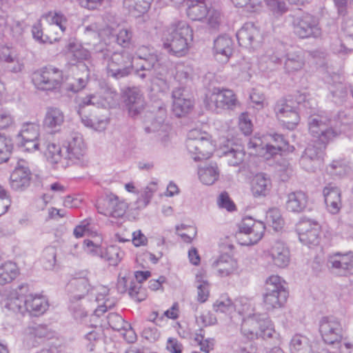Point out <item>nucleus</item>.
<instances>
[{"instance_id": "1", "label": "nucleus", "mask_w": 353, "mask_h": 353, "mask_svg": "<svg viewBox=\"0 0 353 353\" xmlns=\"http://www.w3.org/2000/svg\"><path fill=\"white\" fill-rule=\"evenodd\" d=\"M192 39L193 31L189 24L185 21L174 20L163 33V48L170 54L181 57L188 52Z\"/></svg>"}, {"instance_id": "2", "label": "nucleus", "mask_w": 353, "mask_h": 353, "mask_svg": "<svg viewBox=\"0 0 353 353\" xmlns=\"http://www.w3.org/2000/svg\"><path fill=\"white\" fill-rule=\"evenodd\" d=\"M336 121L324 114H314L308 119L309 133L317 145L327 147L338 135L334 128Z\"/></svg>"}, {"instance_id": "3", "label": "nucleus", "mask_w": 353, "mask_h": 353, "mask_svg": "<svg viewBox=\"0 0 353 353\" xmlns=\"http://www.w3.org/2000/svg\"><path fill=\"white\" fill-rule=\"evenodd\" d=\"M101 57L107 61V72L108 76L116 79L128 76L132 69L133 57L125 50L112 53L109 50L101 51Z\"/></svg>"}, {"instance_id": "4", "label": "nucleus", "mask_w": 353, "mask_h": 353, "mask_svg": "<svg viewBox=\"0 0 353 353\" xmlns=\"http://www.w3.org/2000/svg\"><path fill=\"white\" fill-rule=\"evenodd\" d=\"M241 332L248 339L272 338L275 332L267 314H249L241 325Z\"/></svg>"}, {"instance_id": "5", "label": "nucleus", "mask_w": 353, "mask_h": 353, "mask_svg": "<svg viewBox=\"0 0 353 353\" xmlns=\"http://www.w3.org/2000/svg\"><path fill=\"white\" fill-rule=\"evenodd\" d=\"M288 292L285 281L278 275H271L265 282L263 303L268 310L282 307L286 302Z\"/></svg>"}, {"instance_id": "6", "label": "nucleus", "mask_w": 353, "mask_h": 353, "mask_svg": "<svg viewBox=\"0 0 353 353\" xmlns=\"http://www.w3.org/2000/svg\"><path fill=\"white\" fill-rule=\"evenodd\" d=\"M204 104L208 110L220 113L225 110H234L239 105V102L232 90L214 88L210 93L205 95Z\"/></svg>"}, {"instance_id": "7", "label": "nucleus", "mask_w": 353, "mask_h": 353, "mask_svg": "<svg viewBox=\"0 0 353 353\" xmlns=\"http://www.w3.org/2000/svg\"><path fill=\"white\" fill-rule=\"evenodd\" d=\"M186 148L195 161L209 159L214 150L211 141L206 134L197 129L191 130L185 142Z\"/></svg>"}, {"instance_id": "8", "label": "nucleus", "mask_w": 353, "mask_h": 353, "mask_svg": "<svg viewBox=\"0 0 353 353\" xmlns=\"http://www.w3.org/2000/svg\"><path fill=\"white\" fill-rule=\"evenodd\" d=\"M32 81L39 90H54L62 83L63 71L52 65L43 67L32 73Z\"/></svg>"}, {"instance_id": "9", "label": "nucleus", "mask_w": 353, "mask_h": 353, "mask_svg": "<svg viewBox=\"0 0 353 353\" xmlns=\"http://www.w3.org/2000/svg\"><path fill=\"white\" fill-rule=\"evenodd\" d=\"M292 28L294 34L300 39L319 38L322 30L319 19L309 13L293 18Z\"/></svg>"}, {"instance_id": "10", "label": "nucleus", "mask_w": 353, "mask_h": 353, "mask_svg": "<svg viewBox=\"0 0 353 353\" xmlns=\"http://www.w3.org/2000/svg\"><path fill=\"white\" fill-rule=\"evenodd\" d=\"M239 238L243 235L245 239L241 243L243 245H250L257 243L263 237L265 227L263 222L253 219L250 216L242 219L239 223Z\"/></svg>"}, {"instance_id": "11", "label": "nucleus", "mask_w": 353, "mask_h": 353, "mask_svg": "<svg viewBox=\"0 0 353 353\" xmlns=\"http://www.w3.org/2000/svg\"><path fill=\"white\" fill-rule=\"evenodd\" d=\"M319 332L323 341L330 345L339 343L345 332L340 321L334 316H324L319 321Z\"/></svg>"}, {"instance_id": "12", "label": "nucleus", "mask_w": 353, "mask_h": 353, "mask_svg": "<svg viewBox=\"0 0 353 353\" xmlns=\"http://www.w3.org/2000/svg\"><path fill=\"white\" fill-rule=\"evenodd\" d=\"M274 112L278 119L290 130L296 128L300 121L296 105L291 100L281 99L274 105Z\"/></svg>"}, {"instance_id": "13", "label": "nucleus", "mask_w": 353, "mask_h": 353, "mask_svg": "<svg viewBox=\"0 0 353 353\" xmlns=\"http://www.w3.org/2000/svg\"><path fill=\"white\" fill-rule=\"evenodd\" d=\"M96 208L99 213L113 218L122 217L128 208V203L117 195L110 193L97 201Z\"/></svg>"}, {"instance_id": "14", "label": "nucleus", "mask_w": 353, "mask_h": 353, "mask_svg": "<svg viewBox=\"0 0 353 353\" xmlns=\"http://www.w3.org/2000/svg\"><path fill=\"white\" fill-rule=\"evenodd\" d=\"M327 266L334 274L347 276L353 274V252H337L327 257Z\"/></svg>"}, {"instance_id": "15", "label": "nucleus", "mask_w": 353, "mask_h": 353, "mask_svg": "<svg viewBox=\"0 0 353 353\" xmlns=\"http://www.w3.org/2000/svg\"><path fill=\"white\" fill-rule=\"evenodd\" d=\"M117 290L120 294L128 292L129 296L137 302H141L146 298L145 290L140 284L136 283L130 272H121L119 274Z\"/></svg>"}, {"instance_id": "16", "label": "nucleus", "mask_w": 353, "mask_h": 353, "mask_svg": "<svg viewBox=\"0 0 353 353\" xmlns=\"http://www.w3.org/2000/svg\"><path fill=\"white\" fill-rule=\"evenodd\" d=\"M265 259L278 268H286L290 261V253L285 244L280 241H275L270 248L264 250Z\"/></svg>"}, {"instance_id": "17", "label": "nucleus", "mask_w": 353, "mask_h": 353, "mask_svg": "<svg viewBox=\"0 0 353 353\" xmlns=\"http://www.w3.org/2000/svg\"><path fill=\"white\" fill-rule=\"evenodd\" d=\"M326 147L323 145H309L300 159V164L307 172H314L322 163Z\"/></svg>"}, {"instance_id": "18", "label": "nucleus", "mask_w": 353, "mask_h": 353, "mask_svg": "<svg viewBox=\"0 0 353 353\" xmlns=\"http://www.w3.org/2000/svg\"><path fill=\"white\" fill-rule=\"evenodd\" d=\"M65 148L67 152L66 158L72 163L78 164L83 161L86 147L80 134H72L67 141Z\"/></svg>"}, {"instance_id": "19", "label": "nucleus", "mask_w": 353, "mask_h": 353, "mask_svg": "<svg viewBox=\"0 0 353 353\" xmlns=\"http://www.w3.org/2000/svg\"><path fill=\"white\" fill-rule=\"evenodd\" d=\"M28 285L22 284L17 289L11 292L3 302V307L14 312L24 314L26 312V293Z\"/></svg>"}, {"instance_id": "20", "label": "nucleus", "mask_w": 353, "mask_h": 353, "mask_svg": "<svg viewBox=\"0 0 353 353\" xmlns=\"http://www.w3.org/2000/svg\"><path fill=\"white\" fill-rule=\"evenodd\" d=\"M31 179V172L24 160L18 161L17 166L10 175V186L16 191L22 190L28 187Z\"/></svg>"}, {"instance_id": "21", "label": "nucleus", "mask_w": 353, "mask_h": 353, "mask_svg": "<svg viewBox=\"0 0 353 353\" xmlns=\"http://www.w3.org/2000/svg\"><path fill=\"white\" fill-rule=\"evenodd\" d=\"M77 103L78 104L77 112L81 117L82 123L85 126L94 128V117L88 118L86 116L82 117L83 109L88 105H93L97 108H105L106 105L105 100L99 94L94 93L88 94L83 97H79L77 99Z\"/></svg>"}, {"instance_id": "22", "label": "nucleus", "mask_w": 353, "mask_h": 353, "mask_svg": "<svg viewBox=\"0 0 353 353\" xmlns=\"http://www.w3.org/2000/svg\"><path fill=\"white\" fill-rule=\"evenodd\" d=\"M172 112L177 117L188 114L193 108V101L186 97L183 87L176 88L172 93Z\"/></svg>"}, {"instance_id": "23", "label": "nucleus", "mask_w": 353, "mask_h": 353, "mask_svg": "<svg viewBox=\"0 0 353 353\" xmlns=\"http://www.w3.org/2000/svg\"><path fill=\"white\" fill-rule=\"evenodd\" d=\"M236 39L239 46L250 48L255 43H259L261 39L259 30L254 23L248 22L236 32Z\"/></svg>"}, {"instance_id": "24", "label": "nucleus", "mask_w": 353, "mask_h": 353, "mask_svg": "<svg viewBox=\"0 0 353 353\" xmlns=\"http://www.w3.org/2000/svg\"><path fill=\"white\" fill-rule=\"evenodd\" d=\"M125 105L130 117L139 114L145 108V101L141 91L137 88H129L125 92Z\"/></svg>"}, {"instance_id": "25", "label": "nucleus", "mask_w": 353, "mask_h": 353, "mask_svg": "<svg viewBox=\"0 0 353 353\" xmlns=\"http://www.w3.org/2000/svg\"><path fill=\"white\" fill-rule=\"evenodd\" d=\"M283 68L288 74H294L301 70L305 65L304 52L301 50L288 52L285 57Z\"/></svg>"}, {"instance_id": "26", "label": "nucleus", "mask_w": 353, "mask_h": 353, "mask_svg": "<svg viewBox=\"0 0 353 353\" xmlns=\"http://www.w3.org/2000/svg\"><path fill=\"white\" fill-rule=\"evenodd\" d=\"M272 180L265 173L256 174L251 182V191L256 198L267 196L272 189Z\"/></svg>"}, {"instance_id": "27", "label": "nucleus", "mask_w": 353, "mask_h": 353, "mask_svg": "<svg viewBox=\"0 0 353 353\" xmlns=\"http://www.w3.org/2000/svg\"><path fill=\"white\" fill-rule=\"evenodd\" d=\"M233 41L230 37L224 34L218 37L214 41L213 53L215 57L227 62L232 54Z\"/></svg>"}, {"instance_id": "28", "label": "nucleus", "mask_w": 353, "mask_h": 353, "mask_svg": "<svg viewBox=\"0 0 353 353\" xmlns=\"http://www.w3.org/2000/svg\"><path fill=\"white\" fill-rule=\"evenodd\" d=\"M65 121L63 112L57 107H48L46 109L43 125L44 128L52 131H57Z\"/></svg>"}, {"instance_id": "29", "label": "nucleus", "mask_w": 353, "mask_h": 353, "mask_svg": "<svg viewBox=\"0 0 353 353\" xmlns=\"http://www.w3.org/2000/svg\"><path fill=\"white\" fill-rule=\"evenodd\" d=\"M212 266L221 277L232 274L238 267L237 261L228 254L221 255L212 263Z\"/></svg>"}, {"instance_id": "30", "label": "nucleus", "mask_w": 353, "mask_h": 353, "mask_svg": "<svg viewBox=\"0 0 353 353\" xmlns=\"http://www.w3.org/2000/svg\"><path fill=\"white\" fill-rule=\"evenodd\" d=\"M139 65L135 70L136 75L143 80L151 81L159 65L157 55H148V59L141 61Z\"/></svg>"}, {"instance_id": "31", "label": "nucleus", "mask_w": 353, "mask_h": 353, "mask_svg": "<svg viewBox=\"0 0 353 353\" xmlns=\"http://www.w3.org/2000/svg\"><path fill=\"white\" fill-rule=\"evenodd\" d=\"M308 203V196L305 192L299 190L288 194L286 208L288 211L300 213L303 212Z\"/></svg>"}, {"instance_id": "32", "label": "nucleus", "mask_w": 353, "mask_h": 353, "mask_svg": "<svg viewBox=\"0 0 353 353\" xmlns=\"http://www.w3.org/2000/svg\"><path fill=\"white\" fill-rule=\"evenodd\" d=\"M48 306V302L45 296L32 294H26V312L37 316L43 314Z\"/></svg>"}, {"instance_id": "33", "label": "nucleus", "mask_w": 353, "mask_h": 353, "mask_svg": "<svg viewBox=\"0 0 353 353\" xmlns=\"http://www.w3.org/2000/svg\"><path fill=\"white\" fill-rule=\"evenodd\" d=\"M54 336V332L46 325H36L28 327L26 330V339L30 342L32 346L36 345L37 339H49Z\"/></svg>"}, {"instance_id": "34", "label": "nucleus", "mask_w": 353, "mask_h": 353, "mask_svg": "<svg viewBox=\"0 0 353 353\" xmlns=\"http://www.w3.org/2000/svg\"><path fill=\"white\" fill-rule=\"evenodd\" d=\"M187 6V15L192 21L202 20L209 11L204 0H188Z\"/></svg>"}, {"instance_id": "35", "label": "nucleus", "mask_w": 353, "mask_h": 353, "mask_svg": "<svg viewBox=\"0 0 353 353\" xmlns=\"http://www.w3.org/2000/svg\"><path fill=\"white\" fill-rule=\"evenodd\" d=\"M290 353H312L310 339L301 334H294L289 344Z\"/></svg>"}, {"instance_id": "36", "label": "nucleus", "mask_w": 353, "mask_h": 353, "mask_svg": "<svg viewBox=\"0 0 353 353\" xmlns=\"http://www.w3.org/2000/svg\"><path fill=\"white\" fill-rule=\"evenodd\" d=\"M165 117V109L160 108L159 110V115L157 118L153 119L150 125H145L144 128L145 131L147 133L161 132L163 133V138L167 137V131L169 129V126L164 123Z\"/></svg>"}, {"instance_id": "37", "label": "nucleus", "mask_w": 353, "mask_h": 353, "mask_svg": "<svg viewBox=\"0 0 353 353\" xmlns=\"http://www.w3.org/2000/svg\"><path fill=\"white\" fill-rule=\"evenodd\" d=\"M153 0H124L123 6L132 16L137 17L150 9Z\"/></svg>"}, {"instance_id": "38", "label": "nucleus", "mask_w": 353, "mask_h": 353, "mask_svg": "<svg viewBox=\"0 0 353 353\" xmlns=\"http://www.w3.org/2000/svg\"><path fill=\"white\" fill-rule=\"evenodd\" d=\"M19 274V270L15 263L7 261L0 265V285L11 283Z\"/></svg>"}, {"instance_id": "39", "label": "nucleus", "mask_w": 353, "mask_h": 353, "mask_svg": "<svg viewBox=\"0 0 353 353\" xmlns=\"http://www.w3.org/2000/svg\"><path fill=\"white\" fill-rule=\"evenodd\" d=\"M41 150L44 152L48 161L51 163H57L61 159V150L59 145L48 141L43 139Z\"/></svg>"}, {"instance_id": "40", "label": "nucleus", "mask_w": 353, "mask_h": 353, "mask_svg": "<svg viewBox=\"0 0 353 353\" xmlns=\"http://www.w3.org/2000/svg\"><path fill=\"white\" fill-rule=\"evenodd\" d=\"M198 174L200 181L208 185L213 184L219 176V172L216 164L200 168Z\"/></svg>"}, {"instance_id": "41", "label": "nucleus", "mask_w": 353, "mask_h": 353, "mask_svg": "<svg viewBox=\"0 0 353 353\" xmlns=\"http://www.w3.org/2000/svg\"><path fill=\"white\" fill-rule=\"evenodd\" d=\"M272 143H267V150L270 157H274L279 154L282 150L287 149L288 142L282 134H274L271 135Z\"/></svg>"}, {"instance_id": "42", "label": "nucleus", "mask_w": 353, "mask_h": 353, "mask_svg": "<svg viewBox=\"0 0 353 353\" xmlns=\"http://www.w3.org/2000/svg\"><path fill=\"white\" fill-rule=\"evenodd\" d=\"M221 156L225 158L230 165L237 166L243 161L245 152L239 148H226L223 149Z\"/></svg>"}, {"instance_id": "43", "label": "nucleus", "mask_w": 353, "mask_h": 353, "mask_svg": "<svg viewBox=\"0 0 353 353\" xmlns=\"http://www.w3.org/2000/svg\"><path fill=\"white\" fill-rule=\"evenodd\" d=\"M39 125L35 123H26L23 124L17 140H34L39 137Z\"/></svg>"}, {"instance_id": "44", "label": "nucleus", "mask_w": 353, "mask_h": 353, "mask_svg": "<svg viewBox=\"0 0 353 353\" xmlns=\"http://www.w3.org/2000/svg\"><path fill=\"white\" fill-rule=\"evenodd\" d=\"M330 92L336 103H342L346 100L350 94L352 95L353 90L346 83H338L331 88Z\"/></svg>"}, {"instance_id": "45", "label": "nucleus", "mask_w": 353, "mask_h": 353, "mask_svg": "<svg viewBox=\"0 0 353 353\" xmlns=\"http://www.w3.org/2000/svg\"><path fill=\"white\" fill-rule=\"evenodd\" d=\"M321 226L316 224L313 230L299 235L301 243L308 246L317 245L320 241Z\"/></svg>"}, {"instance_id": "46", "label": "nucleus", "mask_w": 353, "mask_h": 353, "mask_svg": "<svg viewBox=\"0 0 353 353\" xmlns=\"http://www.w3.org/2000/svg\"><path fill=\"white\" fill-rule=\"evenodd\" d=\"M248 148L254 150L256 154L263 157L266 160L271 159L267 150V143H264L260 137H254L248 142Z\"/></svg>"}, {"instance_id": "47", "label": "nucleus", "mask_w": 353, "mask_h": 353, "mask_svg": "<svg viewBox=\"0 0 353 353\" xmlns=\"http://www.w3.org/2000/svg\"><path fill=\"white\" fill-rule=\"evenodd\" d=\"M124 255L123 252L117 245H111L106 249L105 254L103 255L104 258L110 265H117Z\"/></svg>"}, {"instance_id": "48", "label": "nucleus", "mask_w": 353, "mask_h": 353, "mask_svg": "<svg viewBox=\"0 0 353 353\" xmlns=\"http://www.w3.org/2000/svg\"><path fill=\"white\" fill-rule=\"evenodd\" d=\"M266 221L276 231L280 230L284 224L281 212L276 208H271L267 212Z\"/></svg>"}, {"instance_id": "49", "label": "nucleus", "mask_w": 353, "mask_h": 353, "mask_svg": "<svg viewBox=\"0 0 353 353\" xmlns=\"http://www.w3.org/2000/svg\"><path fill=\"white\" fill-rule=\"evenodd\" d=\"M12 149L13 145L11 139L0 134V163L9 160Z\"/></svg>"}, {"instance_id": "50", "label": "nucleus", "mask_w": 353, "mask_h": 353, "mask_svg": "<svg viewBox=\"0 0 353 353\" xmlns=\"http://www.w3.org/2000/svg\"><path fill=\"white\" fill-rule=\"evenodd\" d=\"M57 250L54 246L46 247L43 251L41 262L46 270H52L56 264Z\"/></svg>"}, {"instance_id": "51", "label": "nucleus", "mask_w": 353, "mask_h": 353, "mask_svg": "<svg viewBox=\"0 0 353 353\" xmlns=\"http://www.w3.org/2000/svg\"><path fill=\"white\" fill-rule=\"evenodd\" d=\"M214 310L216 312L230 314L235 310V306L232 300L225 296H221L213 305Z\"/></svg>"}, {"instance_id": "52", "label": "nucleus", "mask_w": 353, "mask_h": 353, "mask_svg": "<svg viewBox=\"0 0 353 353\" xmlns=\"http://www.w3.org/2000/svg\"><path fill=\"white\" fill-rule=\"evenodd\" d=\"M68 51L72 54V56L77 61L87 60L90 57V52L83 48L80 44L74 42H70L68 44Z\"/></svg>"}, {"instance_id": "53", "label": "nucleus", "mask_w": 353, "mask_h": 353, "mask_svg": "<svg viewBox=\"0 0 353 353\" xmlns=\"http://www.w3.org/2000/svg\"><path fill=\"white\" fill-rule=\"evenodd\" d=\"M83 296L84 295L82 294H76L74 295L70 299V305L69 308L74 318L76 319H81L87 316V313L85 310L81 307L80 304L77 303V301L82 299Z\"/></svg>"}, {"instance_id": "54", "label": "nucleus", "mask_w": 353, "mask_h": 353, "mask_svg": "<svg viewBox=\"0 0 353 353\" xmlns=\"http://www.w3.org/2000/svg\"><path fill=\"white\" fill-rule=\"evenodd\" d=\"M325 202L341 200V191L332 183H327L323 189Z\"/></svg>"}, {"instance_id": "55", "label": "nucleus", "mask_w": 353, "mask_h": 353, "mask_svg": "<svg viewBox=\"0 0 353 353\" xmlns=\"http://www.w3.org/2000/svg\"><path fill=\"white\" fill-rule=\"evenodd\" d=\"M268 9L275 16H281L288 10L285 0H265Z\"/></svg>"}, {"instance_id": "56", "label": "nucleus", "mask_w": 353, "mask_h": 353, "mask_svg": "<svg viewBox=\"0 0 353 353\" xmlns=\"http://www.w3.org/2000/svg\"><path fill=\"white\" fill-rule=\"evenodd\" d=\"M107 319L110 327L114 330L120 332L123 328L130 327V324L117 313H110Z\"/></svg>"}, {"instance_id": "57", "label": "nucleus", "mask_w": 353, "mask_h": 353, "mask_svg": "<svg viewBox=\"0 0 353 353\" xmlns=\"http://www.w3.org/2000/svg\"><path fill=\"white\" fill-rule=\"evenodd\" d=\"M329 167L331 174L339 176L344 175L350 170V167L345 159L333 160Z\"/></svg>"}, {"instance_id": "58", "label": "nucleus", "mask_w": 353, "mask_h": 353, "mask_svg": "<svg viewBox=\"0 0 353 353\" xmlns=\"http://www.w3.org/2000/svg\"><path fill=\"white\" fill-rule=\"evenodd\" d=\"M192 74V70L190 67L179 65L176 68V72L175 74V79L179 83L185 84L189 80L191 79Z\"/></svg>"}, {"instance_id": "59", "label": "nucleus", "mask_w": 353, "mask_h": 353, "mask_svg": "<svg viewBox=\"0 0 353 353\" xmlns=\"http://www.w3.org/2000/svg\"><path fill=\"white\" fill-rule=\"evenodd\" d=\"M316 224L319 223L316 221L304 216L296 224V230L298 234L301 235L313 230Z\"/></svg>"}, {"instance_id": "60", "label": "nucleus", "mask_w": 353, "mask_h": 353, "mask_svg": "<svg viewBox=\"0 0 353 353\" xmlns=\"http://www.w3.org/2000/svg\"><path fill=\"white\" fill-rule=\"evenodd\" d=\"M19 146L23 148L28 152H34L41 150L43 139H37L34 140H17Z\"/></svg>"}, {"instance_id": "61", "label": "nucleus", "mask_w": 353, "mask_h": 353, "mask_svg": "<svg viewBox=\"0 0 353 353\" xmlns=\"http://www.w3.org/2000/svg\"><path fill=\"white\" fill-rule=\"evenodd\" d=\"M176 233L185 243H191L193 237L196 235L194 229L188 227L185 225L176 226Z\"/></svg>"}, {"instance_id": "62", "label": "nucleus", "mask_w": 353, "mask_h": 353, "mask_svg": "<svg viewBox=\"0 0 353 353\" xmlns=\"http://www.w3.org/2000/svg\"><path fill=\"white\" fill-rule=\"evenodd\" d=\"M87 293L92 298H95V301L99 303L103 301L109 293V289L103 285H98L87 290Z\"/></svg>"}, {"instance_id": "63", "label": "nucleus", "mask_w": 353, "mask_h": 353, "mask_svg": "<svg viewBox=\"0 0 353 353\" xmlns=\"http://www.w3.org/2000/svg\"><path fill=\"white\" fill-rule=\"evenodd\" d=\"M194 341L199 345L201 350L205 353H209L214 349V339L208 338L204 340V335L201 333L196 334Z\"/></svg>"}, {"instance_id": "64", "label": "nucleus", "mask_w": 353, "mask_h": 353, "mask_svg": "<svg viewBox=\"0 0 353 353\" xmlns=\"http://www.w3.org/2000/svg\"><path fill=\"white\" fill-rule=\"evenodd\" d=\"M263 61L268 63L267 68L273 70L282 63L281 56L278 52H268L263 57Z\"/></svg>"}]
</instances>
